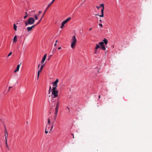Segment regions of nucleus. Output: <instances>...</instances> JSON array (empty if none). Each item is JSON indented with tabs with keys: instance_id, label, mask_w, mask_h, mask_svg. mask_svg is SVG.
<instances>
[{
	"instance_id": "obj_26",
	"label": "nucleus",
	"mask_w": 152,
	"mask_h": 152,
	"mask_svg": "<svg viewBox=\"0 0 152 152\" xmlns=\"http://www.w3.org/2000/svg\"><path fill=\"white\" fill-rule=\"evenodd\" d=\"M38 24H37V23L36 24H34L32 26H31L33 28V27H35Z\"/></svg>"
},
{
	"instance_id": "obj_49",
	"label": "nucleus",
	"mask_w": 152,
	"mask_h": 152,
	"mask_svg": "<svg viewBox=\"0 0 152 152\" xmlns=\"http://www.w3.org/2000/svg\"><path fill=\"white\" fill-rule=\"evenodd\" d=\"M26 123H28V121H27V122H26Z\"/></svg>"
},
{
	"instance_id": "obj_6",
	"label": "nucleus",
	"mask_w": 152,
	"mask_h": 152,
	"mask_svg": "<svg viewBox=\"0 0 152 152\" xmlns=\"http://www.w3.org/2000/svg\"><path fill=\"white\" fill-rule=\"evenodd\" d=\"M99 7H102V8L101 9V13L102 15H99V16L100 17H103V12L104 10V5L103 4H100L99 5Z\"/></svg>"
},
{
	"instance_id": "obj_9",
	"label": "nucleus",
	"mask_w": 152,
	"mask_h": 152,
	"mask_svg": "<svg viewBox=\"0 0 152 152\" xmlns=\"http://www.w3.org/2000/svg\"><path fill=\"white\" fill-rule=\"evenodd\" d=\"M47 55L46 54H45V55H44V56L43 57V58H42V60L41 61V64H42L44 63V62L46 58L47 57Z\"/></svg>"
},
{
	"instance_id": "obj_44",
	"label": "nucleus",
	"mask_w": 152,
	"mask_h": 152,
	"mask_svg": "<svg viewBox=\"0 0 152 152\" xmlns=\"http://www.w3.org/2000/svg\"><path fill=\"white\" fill-rule=\"evenodd\" d=\"M58 42V40H56V43H57V42Z\"/></svg>"
},
{
	"instance_id": "obj_11",
	"label": "nucleus",
	"mask_w": 152,
	"mask_h": 152,
	"mask_svg": "<svg viewBox=\"0 0 152 152\" xmlns=\"http://www.w3.org/2000/svg\"><path fill=\"white\" fill-rule=\"evenodd\" d=\"M20 64H18L17 65L16 69L14 71V72L15 73L16 72H17L19 71V69L20 68Z\"/></svg>"
},
{
	"instance_id": "obj_3",
	"label": "nucleus",
	"mask_w": 152,
	"mask_h": 152,
	"mask_svg": "<svg viewBox=\"0 0 152 152\" xmlns=\"http://www.w3.org/2000/svg\"><path fill=\"white\" fill-rule=\"evenodd\" d=\"M77 39L75 35L73 36L71 39V47L73 49L76 44Z\"/></svg>"
},
{
	"instance_id": "obj_22",
	"label": "nucleus",
	"mask_w": 152,
	"mask_h": 152,
	"mask_svg": "<svg viewBox=\"0 0 152 152\" xmlns=\"http://www.w3.org/2000/svg\"><path fill=\"white\" fill-rule=\"evenodd\" d=\"M53 3L51 2L48 5V8H47L48 9V7H49Z\"/></svg>"
},
{
	"instance_id": "obj_41",
	"label": "nucleus",
	"mask_w": 152,
	"mask_h": 152,
	"mask_svg": "<svg viewBox=\"0 0 152 152\" xmlns=\"http://www.w3.org/2000/svg\"><path fill=\"white\" fill-rule=\"evenodd\" d=\"M72 134V135H73V138H74V134Z\"/></svg>"
},
{
	"instance_id": "obj_31",
	"label": "nucleus",
	"mask_w": 152,
	"mask_h": 152,
	"mask_svg": "<svg viewBox=\"0 0 152 152\" xmlns=\"http://www.w3.org/2000/svg\"><path fill=\"white\" fill-rule=\"evenodd\" d=\"M44 66V65H42L40 67L41 69H42L43 67Z\"/></svg>"
},
{
	"instance_id": "obj_10",
	"label": "nucleus",
	"mask_w": 152,
	"mask_h": 152,
	"mask_svg": "<svg viewBox=\"0 0 152 152\" xmlns=\"http://www.w3.org/2000/svg\"><path fill=\"white\" fill-rule=\"evenodd\" d=\"M47 10V8L45 10V11H44V12L42 15V16L41 18H40V20H39V22L37 23V24H39V23L41 22V21L42 20L43 18V17H44V14H45V12H46V10Z\"/></svg>"
},
{
	"instance_id": "obj_15",
	"label": "nucleus",
	"mask_w": 152,
	"mask_h": 152,
	"mask_svg": "<svg viewBox=\"0 0 152 152\" xmlns=\"http://www.w3.org/2000/svg\"><path fill=\"white\" fill-rule=\"evenodd\" d=\"M27 30L28 31H30L32 30V28L31 26V27H28L27 28Z\"/></svg>"
},
{
	"instance_id": "obj_40",
	"label": "nucleus",
	"mask_w": 152,
	"mask_h": 152,
	"mask_svg": "<svg viewBox=\"0 0 152 152\" xmlns=\"http://www.w3.org/2000/svg\"><path fill=\"white\" fill-rule=\"evenodd\" d=\"M40 64H39L38 66V68H39L40 66Z\"/></svg>"
},
{
	"instance_id": "obj_47",
	"label": "nucleus",
	"mask_w": 152,
	"mask_h": 152,
	"mask_svg": "<svg viewBox=\"0 0 152 152\" xmlns=\"http://www.w3.org/2000/svg\"><path fill=\"white\" fill-rule=\"evenodd\" d=\"M55 51V50H54L53 49V52H54Z\"/></svg>"
},
{
	"instance_id": "obj_18",
	"label": "nucleus",
	"mask_w": 152,
	"mask_h": 152,
	"mask_svg": "<svg viewBox=\"0 0 152 152\" xmlns=\"http://www.w3.org/2000/svg\"><path fill=\"white\" fill-rule=\"evenodd\" d=\"M17 26L15 24H14L13 25V28L15 31H16L17 30Z\"/></svg>"
},
{
	"instance_id": "obj_25",
	"label": "nucleus",
	"mask_w": 152,
	"mask_h": 152,
	"mask_svg": "<svg viewBox=\"0 0 152 152\" xmlns=\"http://www.w3.org/2000/svg\"><path fill=\"white\" fill-rule=\"evenodd\" d=\"M97 53V50L95 49V51L94 52V53L95 54H96Z\"/></svg>"
},
{
	"instance_id": "obj_27",
	"label": "nucleus",
	"mask_w": 152,
	"mask_h": 152,
	"mask_svg": "<svg viewBox=\"0 0 152 152\" xmlns=\"http://www.w3.org/2000/svg\"><path fill=\"white\" fill-rule=\"evenodd\" d=\"M12 54V52H10L7 56V57L10 56Z\"/></svg>"
},
{
	"instance_id": "obj_42",
	"label": "nucleus",
	"mask_w": 152,
	"mask_h": 152,
	"mask_svg": "<svg viewBox=\"0 0 152 152\" xmlns=\"http://www.w3.org/2000/svg\"><path fill=\"white\" fill-rule=\"evenodd\" d=\"M56 43H55L54 44V46H56Z\"/></svg>"
},
{
	"instance_id": "obj_13",
	"label": "nucleus",
	"mask_w": 152,
	"mask_h": 152,
	"mask_svg": "<svg viewBox=\"0 0 152 152\" xmlns=\"http://www.w3.org/2000/svg\"><path fill=\"white\" fill-rule=\"evenodd\" d=\"M5 144L6 145L7 148L8 149V150H9V148L7 143V137L6 136H5Z\"/></svg>"
},
{
	"instance_id": "obj_36",
	"label": "nucleus",
	"mask_w": 152,
	"mask_h": 152,
	"mask_svg": "<svg viewBox=\"0 0 152 152\" xmlns=\"http://www.w3.org/2000/svg\"><path fill=\"white\" fill-rule=\"evenodd\" d=\"M96 7L97 8V9H99L100 8L99 7H98L97 6H96Z\"/></svg>"
},
{
	"instance_id": "obj_24",
	"label": "nucleus",
	"mask_w": 152,
	"mask_h": 152,
	"mask_svg": "<svg viewBox=\"0 0 152 152\" xmlns=\"http://www.w3.org/2000/svg\"><path fill=\"white\" fill-rule=\"evenodd\" d=\"M48 125H47L46 126V129H45V133L46 134H47L48 132V131H47V130H46L48 128Z\"/></svg>"
},
{
	"instance_id": "obj_16",
	"label": "nucleus",
	"mask_w": 152,
	"mask_h": 152,
	"mask_svg": "<svg viewBox=\"0 0 152 152\" xmlns=\"http://www.w3.org/2000/svg\"><path fill=\"white\" fill-rule=\"evenodd\" d=\"M5 137L6 136L7 137H7L8 133L7 131V129L6 128H5Z\"/></svg>"
},
{
	"instance_id": "obj_21",
	"label": "nucleus",
	"mask_w": 152,
	"mask_h": 152,
	"mask_svg": "<svg viewBox=\"0 0 152 152\" xmlns=\"http://www.w3.org/2000/svg\"><path fill=\"white\" fill-rule=\"evenodd\" d=\"M34 16L36 20H37L38 19V16L37 15H35Z\"/></svg>"
},
{
	"instance_id": "obj_8",
	"label": "nucleus",
	"mask_w": 152,
	"mask_h": 152,
	"mask_svg": "<svg viewBox=\"0 0 152 152\" xmlns=\"http://www.w3.org/2000/svg\"><path fill=\"white\" fill-rule=\"evenodd\" d=\"M58 80L57 79L53 83V86L57 87L58 86Z\"/></svg>"
},
{
	"instance_id": "obj_30",
	"label": "nucleus",
	"mask_w": 152,
	"mask_h": 152,
	"mask_svg": "<svg viewBox=\"0 0 152 152\" xmlns=\"http://www.w3.org/2000/svg\"><path fill=\"white\" fill-rule=\"evenodd\" d=\"M48 123L49 124L50 123V120L49 118H48Z\"/></svg>"
},
{
	"instance_id": "obj_14",
	"label": "nucleus",
	"mask_w": 152,
	"mask_h": 152,
	"mask_svg": "<svg viewBox=\"0 0 152 152\" xmlns=\"http://www.w3.org/2000/svg\"><path fill=\"white\" fill-rule=\"evenodd\" d=\"M17 36H15L14 38L13 42H16L17 41Z\"/></svg>"
},
{
	"instance_id": "obj_4",
	"label": "nucleus",
	"mask_w": 152,
	"mask_h": 152,
	"mask_svg": "<svg viewBox=\"0 0 152 152\" xmlns=\"http://www.w3.org/2000/svg\"><path fill=\"white\" fill-rule=\"evenodd\" d=\"M59 102L58 101H57V103L56 104V107L55 108V118H56L57 115V114L58 112V109H59Z\"/></svg>"
},
{
	"instance_id": "obj_1",
	"label": "nucleus",
	"mask_w": 152,
	"mask_h": 152,
	"mask_svg": "<svg viewBox=\"0 0 152 152\" xmlns=\"http://www.w3.org/2000/svg\"><path fill=\"white\" fill-rule=\"evenodd\" d=\"M103 42H101L99 43V44L100 45L101 49L105 50H106V48L105 45H106L108 42L107 40L105 38L103 40Z\"/></svg>"
},
{
	"instance_id": "obj_5",
	"label": "nucleus",
	"mask_w": 152,
	"mask_h": 152,
	"mask_svg": "<svg viewBox=\"0 0 152 152\" xmlns=\"http://www.w3.org/2000/svg\"><path fill=\"white\" fill-rule=\"evenodd\" d=\"M71 18L69 17L67 18L66 19L63 21L62 23V24L60 26V28H64V24H66L67 22L69 20L71 19Z\"/></svg>"
},
{
	"instance_id": "obj_32",
	"label": "nucleus",
	"mask_w": 152,
	"mask_h": 152,
	"mask_svg": "<svg viewBox=\"0 0 152 152\" xmlns=\"http://www.w3.org/2000/svg\"><path fill=\"white\" fill-rule=\"evenodd\" d=\"M28 16V15H26L25 16H24V18L25 19Z\"/></svg>"
},
{
	"instance_id": "obj_45",
	"label": "nucleus",
	"mask_w": 152,
	"mask_h": 152,
	"mask_svg": "<svg viewBox=\"0 0 152 152\" xmlns=\"http://www.w3.org/2000/svg\"><path fill=\"white\" fill-rule=\"evenodd\" d=\"M91 29H92V28H90V29H89V31H91Z\"/></svg>"
},
{
	"instance_id": "obj_17",
	"label": "nucleus",
	"mask_w": 152,
	"mask_h": 152,
	"mask_svg": "<svg viewBox=\"0 0 152 152\" xmlns=\"http://www.w3.org/2000/svg\"><path fill=\"white\" fill-rule=\"evenodd\" d=\"M42 70V69H40L38 71V73H37V78L38 79L39 77L40 72Z\"/></svg>"
},
{
	"instance_id": "obj_48",
	"label": "nucleus",
	"mask_w": 152,
	"mask_h": 152,
	"mask_svg": "<svg viewBox=\"0 0 152 152\" xmlns=\"http://www.w3.org/2000/svg\"><path fill=\"white\" fill-rule=\"evenodd\" d=\"M55 51V50H54L53 49V52H54Z\"/></svg>"
},
{
	"instance_id": "obj_35",
	"label": "nucleus",
	"mask_w": 152,
	"mask_h": 152,
	"mask_svg": "<svg viewBox=\"0 0 152 152\" xmlns=\"http://www.w3.org/2000/svg\"><path fill=\"white\" fill-rule=\"evenodd\" d=\"M48 128H47V129H48V130L49 129V127H48V126L49 125V124H48Z\"/></svg>"
},
{
	"instance_id": "obj_37",
	"label": "nucleus",
	"mask_w": 152,
	"mask_h": 152,
	"mask_svg": "<svg viewBox=\"0 0 152 152\" xmlns=\"http://www.w3.org/2000/svg\"><path fill=\"white\" fill-rule=\"evenodd\" d=\"M55 0H53L52 1H51V2H52L53 3V2L54 1H55Z\"/></svg>"
},
{
	"instance_id": "obj_28",
	"label": "nucleus",
	"mask_w": 152,
	"mask_h": 152,
	"mask_svg": "<svg viewBox=\"0 0 152 152\" xmlns=\"http://www.w3.org/2000/svg\"><path fill=\"white\" fill-rule=\"evenodd\" d=\"M42 12V11H39V14H38V15H37L38 16H39V15Z\"/></svg>"
},
{
	"instance_id": "obj_43",
	"label": "nucleus",
	"mask_w": 152,
	"mask_h": 152,
	"mask_svg": "<svg viewBox=\"0 0 152 152\" xmlns=\"http://www.w3.org/2000/svg\"><path fill=\"white\" fill-rule=\"evenodd\" d=\"M100 95H99V99H100Z\"/></svg>"
},
{
	"instance_id": "obj_2",
	"label": "nucleus",
	"mask_w": 152,
	"mask_h": 152,
	"mask_svg": "<svg viewBox=\"0 0 152 152\" xmlns=\"http://www.w3.org/2000/svg\"><path fill=\"white\" fill-rule=\"evenodd\" d=\"M35 21V19L34 18L31 17L29 18L27 21H26L25 22V25L26 26H27L28 25L32 24L34 23Z\"/></svg>"
},
{
	"instance_id": "obj_46",
	"label": "nucleus",
	"mask_w": 152,
	"mask_h": 152,
	"mask_svg": "<svg viewBox=\"0 0 152 152\" xmlns=\"http://www.w3.org/2000/svg\"><path fill=\"white\" fill-rule=\"evenodd\" d=\"M99 21L100 22H102V20H99Z\"/></svg>"
},
{
	"instance_id": "obj_20",
	"label": "nucleus",
	"mask_w": 152,
	"mask_h": 152,
	"mask_svg": "<svg viewBox=\"0 0 152 152\" xmlns=\"http://www.w3.org/2000/svg\"><path fill=\"white\" fill-rule=\"evenodd\" d=\"M53 124L52 126H51V129H50V130L49 131V133H51V131H52V129L53 128Z\"/></svg>"
},
{
	"instance_id": "obj_33",
	"label": "nucleus",
	"mask_w": 152,
	"mask_h": 152,
	"mask_svg": "<svg viewBox=\"0 0 152 152\" xmlns=\"http://www.w3.org/2000/svg\"><path fill=\"white\" fill-rule=\"evenodd\" d=\"M99 25L102 27V24L99 23Z\"/></svg>"
},
{
	"instance_id": "obj_12",
	"label": "nucleus",
	"mask_w": 152,
	"mask_h": 152,
	"mask_svg": "<svg viewBox=\"0 0 152 152\" xmlns=\"http://www.w3.org/2000/svg\"><path fill=\"white\" fill-rule=\"evenodd\" d=\"M99 48H101V47L99 45L96 44V47L95 48V49L97 50Z\"/></svg>"
},
{
	"instance_id": "obj_23",
	"label": "nucleus",
	"mask_w": 152,
	"mask_h": 152,
	"mask_svg": "<svg viewBox=\"0 0 152 152\" xmlns=\"http://www.w3.org/2000/svg\"><path fill=\"white\" fill-rule=\"evenodd\" d=\"M51 86H50V87H49V91H48V93L49 94H50V91H51Z\"/></svg>"
},
{
	"instance_id": "obj_50",
	"label": "nucleus",
	"mask_w": 152,
	"mask_h": 152,
	"mask_svg": "<svg viewBox=\"0 0 152 152\" xmlns=\"http://www.w3.org/2000/svg\"><path fill=\"white\" fill-rule=\"evenodd\" d=\"M96 15H97V14H96Z\"/></svg>"
},
{
	"instance_id": "obj_34",
	"label": "nucleus",
	"mask_w": 152,
	"mask_h": 152,
	"mask_svg": "<svg viewBox=\"0 0 152 152\" xmlns=\"http://www.w3.org/2000/svg\"><path fill=\"white\" fill-rule=\"evenodd\" d=\"M12 87H9V90H8V91H9L10 90V88H12Z\"/></svg>"
},
{
	"instance_id": "obj_38",
	"label": "nucleus",
	"mask_w": 152,
	"mask_h": 152,
	"mask_svg": "<svg viewBox=\"0 0 152 152\" xmlns=\"http://www.w3.org/2000/svg\"><path fill=\"white\" fill-rule=\"evenodd\" d=\"M61 47H59V48H58V50H60V49H61Z\"/></svg>"
},
{
	"instance_id": "obj_39",
	"label": "nucleus",
	"mask_w": 152,
	"mask_h": 152,
	"mask_svg": "<svg viewBox=\"0 0 152 152\" xmlns=\"http://www.w3.org/2000/svg\"><path fill=\"white\" fill-rule=\"evenodd\" d=\"M25 14H26V15H28L27 12H25Z\"/></svg>"
},
{
	"instance_id": "obj_19",
	"label": "nucleus",
	"mask_w": 152,
	"mask_h": 152,
	"mask_svg": "<svg viewBox=\"0 0 152 152\" xmlns=\"http://www.w3.org/2000/svg\"><path fill=\"white\" fill-rule=\"evenodd\" d=\"M57 87L53 86L52 88V91H56Z\"/></svg>"
},
{
	"instance_id": "obj_7",
	"label": "nucleus",
	"mask_w": 152,
	"mask_h": 152,
	"mask_svg": "<svg viewBox=\"0 0 152 152\" xmlns=\"http://www.w3.org/2000/svg\"><path fill=\"white\" fill-rule=\"evenodd\" d=\"M58 90L56 91H52V96L53 95L54 96H53V98H55L57 97L58 96Z\"/></svg>"
},
{
	"instance_id": "obj_29",
	"label": "nucleus",
	"mask_w": 152,
	"mask_h": 152,
	"mask_svg": "<svg viewBox=\"0 0 152 152\" xmlns=\"http://www.w3.org/2000/svg\"><path fill=\"white\" fill-rule=\"evenodd\" d=\"M66 108H67V110H68V112H69V113H70V109H69V108L68 107H66Z\"/></svg>"
}]
</instances>
